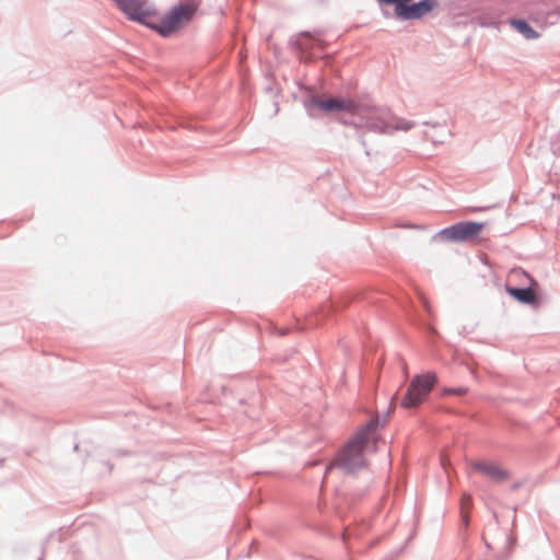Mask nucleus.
<instances>
[{
	"label": "nucleus",
	"instance_id": "obj_4",
	"mask_svg": "<svg viewBox=\"0 0 560 560\" xmlns=\"http://www.w3.org/2000/svg\"><path fill=\"white\" fill-rule=\"evenodd\" d=\"M436 381L438 376L434 372L416 375L412 378L400 405L404 408H415L419 406L428 397Z\"/></svg>",
	"mask_w": 560,
	"mask_h": 560
},
{
	"label": "nucleus",
	"instance_id": "obj_14",
	"mask_svg": "<svg viewBox=\"0 0 560 560\" xmlns=\"http://www.w3.org/2000/svg\"><path fill=\"white\" fill-rule=\"evenodd\" d=\"M467 392L466 387H456V388H445V394H454V395H464Z\"/></svg>",
	"mask_w": 560,
	"mask_h": 560
},
{
	"label": "nucleus",
	"instance_id": "obj_20",
	"mask_svg": "<svg viewBox=\"0 0 560 560\" xmlns=\"http://www.w3.org/2000/svg\"><path fill=\"white\" fill-rule=\"evenodd\" d=\"M275 105H277V103H275ZM278 112H279V108H278V106H276L275 113L277 114Z\"/></svg>",
	"mask_w": 560,
	"mask_h": 560
},
{
	"label": "nucleus",
	"instance_id": "obj_16",
	"mask_svg": "<svg viewBox=\"0 0 560 560\" xmlns=\"http://www.w3.org/2000/svg\"><path fill=\"white\" fill-rule=\"evenodd\" d=\"M466 501L467 502L470 501V497L469 495L463 498V505L465 504Z\"/></svg>",
	"mask_w": 560,
	"mask_h": 560
},
{
	"label": "nucleus",
	"instance_id": "obj_6",
	"mask_svg": "<svg viewBox=\"0 0 560 560\" xmlns=\"http://www.w3.org/2000/svg\"><path fill=\"white\" fill-rule=\"evenodd\" d=\"M355 103L349 100H339L335 97H329L323 100L318 95H314L308 100L304 101V107L310 117L315 118L316 110L319 109L325 113L332 112H350L353 114L355 108Z\"/></svg>",
	"mask_w": 560,
	"mask_h": 560
},
{
	"label": "nucleus",
	"instance_id": "obj_3",
	"mask_svg": "<svg viewBox=\"0 0 560 560\" xmlns=\"http://www.w3.org/2000/svg\"><path fill=\"white\" fill-rule=\"evenodd\" d=\"M197 12V5L194 2H182L173 7L164 16L153 19L150 28L155 31L162 37H170L183 25L188 24Z\"/></svg>",
	"mask_w": 560,
	"mask_h": 560
},
{
	"label": "nucleus",
	"instance_id": "obj_17",
	"mask_svg": "<svg viewBox=\"0 0 560 560\" xmlns=\"http://www.w3.org/2000/svg\"><path fill=\"white\" fill-rule=\"evenodd\" d=\"M463 518H464V523H465V525L467 526V524H468V518H467V516H466L465 514H463Z\"/></svg>",
	"mask_w": 560,
	"mask_h": 560
},
{
	"label": "nucleus",
	"instance_id": "obj_18",
	"mask_svg": "<svg viewBox=\"0 0 560 560\" xmlns=\"http://www.w3.org/2000/svg\"><path fill=\"white\" fill-rule=\"evenodd\" d=\"M402 370H404L405 376H407V375H408V372H407V366H406V364H404Z\"/></svg>",
	"mask_w": 560,
	"mask_h": 560
},
{
	"label": "nucleus",
	"instance_id": "obj_12",
	"mask_svg": "<svg viewBox=\"0 0 560 560\" xmlns=\"http://www.w3.org/2000/svg\"><path fill=\"white\" fill-rule=\"evenodd\" d=\"M434 129H439V135L438 133H430V132H424V137L432 141L433 143H443L444 142V139L450 135V132L441 125L439 124H434L432 126Z\"/></svg>",
	"mask_w": 560,
	"mask_h": 560
},
{
	"label": "nucleus",
	"instance_id": "obj_11",
	"mask_svg": "<svg viewBox=\"0 0 560 560\" xmlns=\"http://www.w3.org/2000/svg\"><path fill=\"white\" fill-rule=\"evenodd\" d=\"M506 291L511 296L521 303L533 304L536 301V295L532 288L506 287Z\"/></svg>",
	"mask_w": 560,
	"mask_h": 560
},
{
	"label": "nucleus",
	"instance_id": "obj_8",
	"mask_svg": "<svg viewBox=\"0 0 560 560\" xmlns=\"http://www.w3.org/2000/svg\"><path fill=\"white\" fill-rule=\"evenodd\" d=\"M290 43L295 48L300 60L303 62H311L313 60V48L316 45H320L319 39L310 32L300 33L291 38Z\"/></svg>",
	"mask_w": 560,
	"mask_h": 560
},
{
	"label": "nucleus",
	"instance_id": "obj_10",
	"mask_svg": "<svg viewBox=\"0 0 560 560\" xmlns=\"http://www.w3.org/2000/svg\"><path fill=\"white\" fill-rule=\"evenodd\" d=\"M509 23L525 39H536L539 37V34L523 19H510Z\"/></svg>",
	"mask_w": 560,
	"mask_h": 560
},
{
	"label": "nucleus",
	"instance_id": "obj_19",
	"mask_svg": "<svg viewBox=\"0 0 560 560\" xmlns=\"http://www.w3.org/2000/svg\"><path fill=\"white\" fill-rule=\"evenodd\" d=\"M360 141H361L362 145H365V141L362 137L360 138Z\"/></svg>",
	"mask_w": 560,
	"mask_h": 560
},
{
	"label": "nucleus",
	"instance_id": "obj_5",
	"mask_svg": "<svg viewBox=\"0 0 560 560\" xmlns=\"http://www.w3.org/2000/svg\"><path fill=\"white\" fill-rule=\"evenodd\" d=\"M119 10L130 20L150 28L156 18V9L145 0H114Z\"/></svg>",
	"mask_w": 560,
	"mask_h": 560
},
{
	"label": "nucleus",
	"instance_id": "obj_13",
	"mask_svg": "<svg viewBox=\"0 0 560 560\" xmlns=\"http://www.w3.org/2000/svg\"><path fill=\"white\" fill-rule=\"evenodd\" d=\"M415 126H416V122L412 120H407L404 118H398V117L393 116L392 133L396 130L408 131L411 128H413Z\"/></svg>",
	"mask_w": 560,
	"mask_h": 560
},
{
	"label": "nucleus",
	"instance_id": "obj_1",
	"mask_svg": "<svg viewBox=\"0 0 560 560\" xmlns=\"http://www.w3.org/2000/svg\"><path fill=\"white\" fill-rule=\"evenodd\" d=\"M386 421V415L382 419L380 416L370 419V421L349 440L347 445L338 453L337 458L326 467L325 475L332 468H338L343 474L348 475L362 469L365 466L363 455L365 444L372 438L374 431L384 427Z\"/></svg>",
	"mask_w": 560,
	"mask_h": 560
},
{
	"label": "nucleus",
	"instance_id": "obj_7",
	"mask_svg": "<svg viewBox=\"0 0 560 560\" xmlns=\"http://www.w3.org/2000/svg\"><path fill=\"white\" fill-rule=\"evenodd\" d=\"M483 223L464 221L442 229L436 236L446 242L460 243L474 238L483 228Z\"/></svg>",
	"mask_w": 560,
	"mask_h": 560
},
{
	"label": "nucleus",
	"instance_id": "obj_15",
	"mask_svg": "<svg viewBox=\"0 0 560 560\" xmlns=\"http://www.w3.org/2000/svg\"><path fill=\"white\" fill-rule=\"evenodd\" d=\"M351 535H352V533H350V530H348V529H347V530L343 533V540H347V538H348L349 536H351Z\"/></svg>",
	"mask_w": 560,
	"mask_h": 560
},
{
	"label": "nucleus",
	"instance_id": "obj_2",
	"mask_svg": "<svg viewBox=\"0 0 560 560\" xmlns=\"http://www.w3.org/2000/svg\"><path fill=\"white\" fill-rule=\"evenodd\" d=\"M353 115L358 118L350 125L355 128L378 135L392 133L393 114L386 108L355 105Z\"/></svg>",
	"mask_w": 560,
	"mask_h": 560
},
{
	"label": "nucleus",
	"instance_id": "obj_9",
	"mask_svg": "<svg viewBox=\"0 0 560 560\" xmlns=\"http://www.w3.org/2000/svg\"><path fill=\"white\" fill-rule=\"evenodd\" d=\"M472 468L495 482L503 481L509 477V472L506 470L489 462H475L472 464Z\"/></svg>",
	"mask_w": 560,
	"mask_h": 560
}]
</instances>
